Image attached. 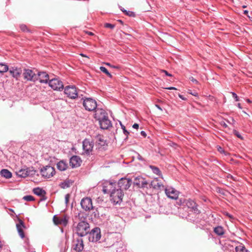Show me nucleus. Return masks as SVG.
<instances>
[{
  "instance_id": "2f4dec72",
  "label": "nucleus",
  "mask_w": 252,
  "mask_h": 252,
  "mask_svg": "<svg viewBox=\"0 0 252 252\" xmlns=\"http://www.w3.org/2000/svg\"><path fill=\"white\" fill-rule=\"evenodd\" d=\"M33 192L35 194L38 196H42L45 194V191L43 189L39 188H36L34 189L33 190Z\"/></svg>"
},
{
  "instance_id": "e2e57ef3",
  "label": "nucleus",
  "mask_w": 252,
  "mask_h": 252,
  "mask_svg": "<svg viewBox=\"0 0 252 252\" xmlns=\"http://www.w3.org/2000/svg\"><path fill=\"white\" fill-rule=\"evenodd\" d=\"M237 106H238V107L239 108L242 109V107H241V104H240V103H238V104H237Z\"/></svg>"
},
{
  "instance_id": "e433bc0d",
  "label": "nucleus",
  "mask_w": 252,
  "mask_h": 252,
  "mask_svg": "<svg viewBox=\"0 0 252 252\" xmlns=\"http://www.w3.org/2000/svg\"><path fill=\"white\" fill-rule=\"evenodd\" d=\"M21 30L24 32H29V30L26 25L21 24L20 25Z\"/></svg>"
},
{
  "instance_id": "c03bdc74",
  "label": "nucleus",
  "mask_w": 252,
  "mask_h": 252,
  "mask_svg": "<svg viewBox=\"0 0 252 252\" xmlns=\"http://www.w3.org/2000/svg\"><path fill=\"white\" fill-rule=\"evenodd\" d=\"M233 133L238 138H241V139H242V137L241 135V134H240V133L237 131L236 130H233Z\"/></svg>"
},
{
  "instance_id": "f704fd0d",
  "label": "nucleus",
  "mask_w": 252,
  "mask_h": 252,
  "mask_svg": "<svg viewBox=\"0 0 252 252\" xmlns=\"http://www.w3.org/2000/svg\"><path fill=\"white\" fill-rule=\"evenodd\" d=\"M236 252H248L245 247L242 245H240L235 248Z\"/></svg>"
},
{
  "instance_id": "13d9d810",
  "label": "nucleus",
  "mask_w": 252,
  "mask_h": 252,
  "mask_svg": "<svg viewBox=\"0 0 252 252\" xmlns=\"http://www.w3.org/2000/svg\"><path fill=\"white\" fill-rule=\"evenodd\" d=\"M138 158L140 160H143V158H142V157L141 156H140L139 155H138Z\"/></svg>"
},
{
  "instance_id": "f3484780",
  "label": "nucleus",
  "mask_w": 252,
  "mask_h": 252,
  "mask_svg": "<svg viewBox=\"0 0 252 252\" xmlns=\"http://www.w3.org/2000/svg\"><path fill=\"white\" fill-rule=\"evenodd\" d=\"M84 248L83 241L82 238H77L73 241L72 249L77 252H80Z\"/></svg>"
},
{
  "instance_id": "a878e982",
  "label": "nucleus",
  "mask_w": 252,
  "mask_h": 252,
  "mask_svg": "<svg viewBox=\"0 0 252 252\" xmlns=\"http://www.w3.org/2000/svg\"><path fill=\"white\" fill-rule=\"evenodd\" d=\"M16 227L19 235L22 238H24L25 234L23 229L25 227L24 222L22 220H19V223L16 224Z\"/></svg>"
},
{
  "instance_id": "393cba45",
  "label": "nucleus",
  "mask_w": 252,
  "mask_h": 252,
  "mask_svg": "<svg viewBox=\"0 0 252 252\" xmlns=\"http://www.w3.org/2000/svg\"><path fill=\"white\" fill-rule=\"evenodd\" d=\"M31 171L28 168H26L18 170L16 173L19 177L26 178L31 174Z\"/></svg>"
},
{
  "instance_id": "0eeeda50",
  "label": "nucleus",
  "mask_w": 252,
  "mask_h": 252,
  "mask_svg": "<svg viewBox=\"0 0 252 252\" xmlns=\"http://www.w3.org/2000/svg\"><path fill=\"white\" fill-rule=\"evenodd\" d=\"M22 74L24 79L27 81H35L38 80L37 75L30 69H24Z\"/></svg>"
},
{
  "instance_id": "603ef678",
  "label": "nucleus",
  "mask_w": 252,
  "mask_h": 252,
  "mask_svg": "<svg viewBox=\"0 0 252 252\" xmlns=\"http://www.w3.org/2000/svg\"><path fill=\"white\" fill-rule=\"evenodd\" d=\"M221 125L223 127H225V128H226V127H227V124H226L225 123H224V122H221Z\"/></svg>"
},
{
  "instance_id": "a211bd4d",
  "label": "nucleus",
  "mask_w": 252,
  "mask_h": 252,
  "mask_svg": "<svg viewBox=\"0 0 252 252\" xmlns=\"http://www.w3.org/2000/svg\"><path fill=\"white\" fill-rule=\"evenodd\" d=\"M9 72L12 77L17 80L22 73V70L20 67L13 66L10 68Z\"/></svg>"
},
{
  "instance_id": "39448f33",
  "label": "nucleus",
  "mask_w": 252,
  "mask_h": 252,
  "mask_svg": "<svg viewBox=\"0 0 252 252\" xmlns=\"http://www.w3.org/2000/svg\"><path fill=\"white\" fill-rule=\"evenodd\" d=\"M83 106L86 110L92 111L96 109L97 104L94 99L91 98H86L83 101Z\"/></svg>"
},
{
  "instance_id": "de8ad7c7",
  "label": "nucleus",
  "mask_w": 252,
  "mask_h": 252,
  "mask_svg": "<svg viewBox=\"0 0 252 252\" xmlns=\"http://www.w3.org/2000/svg\"><path fill=\"white\" fill-rule=\"evenodd\" d=\"M162 71L163 72H164L166 75L167 76H171L172 75L170 73H169L167 71L165 70H162Z\"/></svg>"
},
{
  "instance_id": "ddd939ff",
  "label": "nucleus",
  "mask_w": 252,
  "mask_h": 252,
  "mask_svg": "<svg viewBox=\"0 0 252 252\" xmlns=\"http://www.w3.org/2000/svg\"><path fill=\"white\" fill-rule=\"evenodd\" d=\"M80 204L82 208L86 211L93 209L92 200L90 197L83 198L81 201Z\"/></svg>"
},
{
  "instance_id": "473e14b6",
  "label": "nucleus",
  "mask_w": 252,
  "mask_h": 252,
  "mask_svg": "<svg viewBox=\"0 0 252 252\" xmlns=\"http://www.w3.org/2000/svg\"><path fill=\"white\" fill-rule=\"evenodd\" d=\"M214 232L218 235H222L224 234V230L222 227L219 226L214 228Z\"/></svg>"
},
{
  "instance_id": "f8f14e48",
  "label": "nucleus",
  "mask_w": 252,
  "mask_h": 252,
  "mask_svg": "<svg viewBox=\"0 0 252 252\" xmlns=\"http://www.w3.org/2000/svg\"><path fill=\"white\" fill-rule=\"evenodd\" d=\"M101 237L100 229L98 227H95L89 232V240L92 242H97Z\"/></svg>"
},
{
  "instance_id": "6ab92c4d",
  "label": "nucleus",
  "mask_w": 252,
  "mask_h": 252,
  "mask_svg": "<svg viewBox=\"0 0 252 252\" xmlns=\"http://www.w3.org/2000/svg\"><path fill=\"white\" fill-rule=\"evenodd\" d=\"M82 160L79 156H73L70 158L69 164L72 168L79 166Z\"/></svg>"
},
{
  "instance_id": "c756f323",
  "label": "nucleus",
  "mask_w": 252,
  "mask_h": 252,
  "mask_svg": "<svg viewBox=\"0 0 252 252\" xmlns=\"http://www.w3.org/2000/svg\"><path fill=\"white\" fill-rule=\"evenodd\" d=\"M1 176L6 179H9L12 177V173L7 169H2L0 171Z\"/></svg>"
},
{
  "instance_id": "49530a36",
  "label": "nucleus",
  "mask_w": 252,
  "mask_h": 252,
  "mask_svg": "<svg viewBox=\"0 0 252 252\" xmlns=\"http://www.w3.org/2000/svg\"><path fill=\"white\" fill-rule=\"evenodd\" d=\"M189 79L190 80L194 83H195V84H197L198 83V81H197L196 79H195V78H194L193 77H191L189 78Z\"/></svg>"
},
{
  "instance_id": "20e7f679",
  "label": "nucleus",
  "mask_w": 252,
  "mask_h": 252,
  "mask_svg": "<svg viewBox=\"0 0 252 252\" xmlns=\"http://www.w3.org/2000/svg\"><path fill=\"white\" fill-rule=\"evenodd\" d=\"M94 146V142L89 139H85L83 141V150L84 153L87 155H90Z\"/></svg>"
},
{
  "instance_id": "8fccbe9b",
  "label": "nucleus",
  "mask_w": 252,
  "mask_h": 252,
  "mask_svg": "<svg viewBox=\"0 0 252 252\" xmlns=\"http://www.w3.org/2000/svg\"><path fill=\"white\" fill-rule=\"evenodd\" d=\"M132 127L135 129H137L139 127V125L135 123L133 125Z\"/></svg>"
},
{
  "instance_id": "09e8293b",
  "label": "nucleus",
  "mask_w": 252,
  "mask_h": 252,
  "mask_svg": "<svg viewBox=\"0 0 252 252\" xmlns=\"http://www.w3.org/2000/svg\"><path fill=\"white\" fill-rule=\"evenodd\" d=\"M218 150L221 153H223L224 152V150H223V149L220 147V146H219L218 147Z\"/></svg>"
},
{
  "instance_id": "4be33fe9",
  "label": "nucleus",
  "mask_w": 252,
  "mask_h": 252,
  "mask_svg": "<svg viewBox=\"0 0 252 252\" xmlns=\"http://www.w3.org/2000/svg\"><path fill=\"white\" fill-rule=\"evenodd\" d=\"M98 121L100 128L103 129H107L111 126V121L109 120L108 116Z\"/></svg>"
},
{
  "instance_id": "bb28decb",
  "label": "nucleus",
  "mask_w": 252,
  "mask_h": 252,
  "mask_svg": "<svg viewBox=\"0 0 252 252\" xmlns=\"http://www.w3.org/2000/svg\"><path fill=\"white\" fill-rule=\"evenodd\" d=\"M93 210V212L91 215L92 219H98L100 218V216H102V214H100V212L101 210L103 209L102 207L97 208L96 209H92Z\"/></svg>"
},
{
  "instance_id": "1a4fd4ad",
  "label": "nucleus",
  "mask_w": 252,
  "mask_h": 252,
  "mask_svg": "<svg viewBox=\"0 0 252 252\" xmlns=\"http://www.w3.org/2000/svg\"><path fill=\"white\" fill-rule=\"evenodd\" d=\"M65 94L67 97L71 99H75L78 97V92L74 86H68L65 87Z\"/></svg>"
},
{
  "instance_id": "a18cd8bd",
  "label": "nucleus",
  "mask_w": 252,
  "mask_h": 252,
  "mask_svg": "<svg viewBox=\"0 0 252 252\" xmlns=\"http://www.w3.org/2000/svg\"><path fill=\"white\" fill-rule=\"evenodd\" d=\"M69 197H70V195L69 194H67L65 195V203L66 204H67L68 201H69Z\"/></svg>"
},
{
  "instance_id": "052dcab7",
  "label": "nucleus",
  "mask_w": 252,
  "mask_h": 252,
  "mask_svg": "<svg viewBox=\"0 0 252 252\" xmlns=\"http://www.w3.org/2000/svg\"><path fill=\"white\" fill-rule=\"evenodd\" d=\"M244 14L245 15H247L248 14V11L246 10L244 11Z\"/></svg>"
},
{
  "instance_id": "680f3d73",
  "label": "nucleus",
  "mask_w": 252,
  "mask_h": 252,
  "mask_svg": "<svg viewBox=\"0 0 252 252\" xmlns=\"http://www.w3.org/2000/svg\"><path fill=\"white\" fill-rule=\"evenodd\" d=\"M189 94H191L192 95H194V96H196L197 95V94L196 93H189Z\"/></svg>"
},
{
  "instance_id": "bf43d9fd",
  "label": "nucleus",
  "mask_w": 252,
  "mask_h": 252,
  "mask_svg": "<svg viewBox=\"0 0 252 252\" xmlns=\"http://www.w3.org/2000/svg\"><path fill=\"white\" fill-rule=\"evenodd\" d=\"M86 33L87 34H88L89 35H94V33L93 32H86Z\"/></svg>"
},
{
  "instance_id": "aec40b11",
  "label": "nucleus",
  "mask_w": 252,
  "mask_h": 252,
  "mask_svg": "<svg viewBox=\"0 0 252 252\" xmlns=\"http://www.w3.org/2000/svg\"><path fill=\"white\" fill-rule=\"evenodd\" d=\"M94 115V118L98 121L104 119V118H106V117L108 116L106 112L104 110L100 108H96L95 109Z\"/></svg>"
},
{
  "instance_id": "5701e85b",
  "label": "nucleus",
  "mask_w": 252,
  "mask_h": 252,
  "mask_svg": "<svg viewBox=\"0 0 252 252\" xmlns=\"http://www.w3.org/2000/svg\"><path fill=\"white\" fill-rule=\"evenodd\" d=\"M96 145L99 149L105 150L106 149L107 146L106 141L103 136H97Z\"/></svg>"
},
{
  "instance_id": "4d7b16f0",
  "label": "nucleus",
  "mask_w": 252,
  "mask_h": 252,
  "mask_svg": "<svg viewBox=\"0 0 252 252\" xmlns=\"http://www.w3.org/2000/svg\"><path fill=\"white\" fill-rule=\"evenodd\" d=\"M156 107H157L158 109L159 110H161V111H162V108H161V107H160L158 105L156 104Z\"/></svg>"
},
{
  "instance_id": "3c124183",
  "label": "nucleus",
  "mask_w": 252,
  "mask_h": 252,
  "mask_svg": "<svg viewBox=\"0 0 252 252\" xmlns=\"http://www.w3.org/2000/svg\"><path fill=\"white\" fill-rule=\"evenodd\" d=\"M225 215L226 216L228 217L230 219H233V216L231 215H230V214H229L228 213L226 212L225 213Z\"/></svg>"
},
{
  "instance_id": "f03ea898",
  "label": "nucleus",
  "mask_w": 252,
  "mask_h": 252,
  "mask_svg": "<svg viewBox=\"0 0 252 252\" xmlns=\"http://www.w3.org/2000/svg\"><path fill=\"white\" fill-rule=\"evenodd\" d=\"M124 192L118 188L115 189L110 194V200L114 204H120L123 199Z\"/></svg>"
},
{
  "instance_id": "7ed1b4c3",
  "label": "nucleus",
  "mask_w": 252,
  "mask_h": 252,
  "mask_svg": "<svg viewBox=\"0 0 252 252\" xmlns=\"http://www.w3.org/2000/svg\"><path fill=\"white\" fill-rule=\"evenodd\" d=\"M132 180L129 178H122L117 183V188L122 191L129 189L132 184Z\"/></svg>"
},
{
  "instance_id": "f257e3e1",
  "label": "nucleus",
  "mask_w": 252,
  "mask_h": 252,
  "mask_svg": "<svg viewBox=\"0 0 252 252\" xmlns=\"http://www.w3.org/2000/svg\"><path fill=\"white\" fill-rule=\"evenodd\" d=\"M75 220H78L73 223V231L80 237L87 235L90 230V224L87 221V217L83 213H79L75 216Z\"/></svg>"
},
{
  "instance_id": "4c0bfd02",
  "label": "nucleus",
  "mask_w": 252,
  "mask_h": 252,
  "mask_svg": "<svg viewBox=\"0 0 252 252\" xmlns=\"http://www.w3.org/2000/svg\"><path fill=\"white\" fill-rule=\"evenodd\" d=\"M23 199L27 201H32L34 200V197L32 195H26L23 197Z\"/></svg>"
},
{
  "instance_id": "a19ab883",
  "label": "nucleus",
  "mask_w": 252,
  "mask_h": 252,
  "mask_svg": "<svg viewBox=\"0 0 252 252\" xmlns=\"http://www.w3.org/2000/svg\"><path fill=\"white\" fill-rule=\"evenodd\" d=\"M104 27L106 28H110L113 29L115 27V25L110 24V23H106L104 25Z\"/></svg>"
},
{
  "instance_id": "338daca9",
  "label": "nucleus",
  "mask_w": 252,
  "mask_h": 252,
  "mask_svg": "<svg viewBox=\"0 0 252 252\" xmlns=\"http://www.w3.org/2000/svg\"><path fill=\"white\" fill-rule=\"evenodd\" d=\"M121 11H123H123L126 10L124 8H122V7H121Z\"/></svg>"
},
{
  "instance_id": "5fc2aeb1",
  "label": "nucleus",
  "mask_w": 252,
  "mask_h": 252,
  "mask_svg": "<svg viewBox=\"0 0 252 252\" xmlns=\"http://www.w3.org/2000/svg\"><path fill=\"white\" fill-rule=\"evenodd\" d=\"M179 95V97L180 98H181L182 99H183V100H186L187 99L185 97H184L183 96V95H181V94H179V95Z\"/></svg>"
},
{
  "instance_id": "79ce46f5",
  "label": "nucleus",
  "mask_w": 252,
  "mask_h": 252,
  "mask_svg": "<svg viewBox=\"0 0 252 252\" xmlns=\"http://www.w3.org/2000/svg\"><path fill=\"white\" fill-rule=\"evenodd\" d=\"M105 64L112 68H116V69H120V66H119V65H113L112 64H111L110 63H105Z\"/></svg>"
},
{
  "instance_id": "cd10ccee",
  "label": "nucleus",
  "mask_w": 252,
  "mask_h": 252,
  "mask_svg": "<svg viewBox=\"0 0 252 252\" xmlns=\"http://www.w3.org/2000/svg\"><path fill=\"white\" fill-rule=\"evenodd\" d=\"M57 167L60 171H65L68 167V164L64 160H61L57 164Z\"/></svg>"
},
{
  "instance_id": "6e6d98bb",
  "label": "nucleus",
  "mask_w": 252,
  "mask_h": 252,
  "mask_svg": "<svg viewBox=\"0 0 252 252\" xmlns=\"http://www.w3.org/2000/svg\"><path fill=\"white\" fill-rule=\"evenodd\" d=\"M165 89H167V90H177V89L176 88L173 87L166 88Z\"/></svg>"
},
{
  "instance_id": "c9c22d12",
  "label": "nucleus",
  "mask_w": 252,
  "mask_h": 252,
  "mask_svg": "<svg viewBox=\"0 0 252 252\" xmlns=\"http://www.w3.org/2000/svg\"><path fill=\"white\" fill-rule=\"evenodd\" d=\"M100 70L102 71V72L104 73L105 74H106L108 77L111 78L112 75L109 72L108 70L104 66H100Z\"/></svg>"
},
{
  "instance_id": "774afa93",
  "label": "nucleus",
  "mask_w": 252,
  "mask_h": 252,
  "mask_svg": "<svg viewBox=\"0 0 252 252\" xmlns=\"http://www.w3.org/2000/svg\"><path fill=\"white\" fill-rule=\"evenodd\" d=\"M246 7H247V6H246V5H243L242 6V7L244 8H246Z\"/></svg>"
},
{
  "instance_id": "0e129e2a",
  "label": "nucleus",
  "mask_w": 252,
  "mask_h": 252,
  "mask_svg": "<svg viewBox=\"0 0 252 252\" xmlns=\"http://www.w3.org/2000/svg\"><path fill=\"white\" fill-rule=\"evenodd\" d=\"M80 55L81 56H83V57H86V58H88L86 55L83 54H80Z\"/></svg>"
},
{
  "instance_id": "2eb2a0df",
  "label": "nucleus",
  "mask_w": 252,
  "mask_h": 252,
  "mask_svg": "<svg viewBox=\"0 0 252 252\" xmlns=\"http://www.w3.org/2000/svg\"><path fill=\"white\" fill-rule=\"evenodd\" d=\"M164 190L168 198L172 199H177L178 198L179 192L174 188L172 187L165 188Z\"/></svg>"
},
{
  "instance_id": "dca6fc26",
  "label": "nucleus",
  "mask_w": 252,
  "mask_h": 252,
  "mask_svg": "<svg viewBox=\"0 0 252 252\" xmlns=\"http://www.w3.org/2000/svg\"><path fill=\"white\" fill-rule=\"evenodd\" d=\"M149 188L158 190H162L165 188L164 186L159 182L158 178H155L150 184H148Z\"/></svg>"
},
{
  "instance_id": "58836bf2",
  "label": "nucleus",
  "mask_w": 252,
  "mask_h": 252,
  "mask_svg": "<svg viewBox=\"0 0 252 252\" xmlns=\"http://www.w3.org/2000/svg\"><path fill=\"white\" fill-rule=\"evenodd\" d=\"M123 12L126 15H128L130 17H135V13L132 11L125 10V11H123Z\"/></svg>"
},
{
  "instance_id": "c85d7f7f",
  "label": "nucleus",
  "mask_w": 252,
  "mask_h": 252,
  "mask_svg": "<svg viewBox=\"0 0 252 252\" xmlns=\"http://www.w3.org/2000/svg\"><path fill=\"white\" fill-rule=\"evenodd\" d=\"M73 183L71 180L67 179L63 182L61 183L59 185L60 187L62 189H66L70 187Z\"/></svg>"
},
{
  "instance_id": "9d476101",
  "label": "nucleus",
  "mask_w": 252,
  "mask_h": 252,
  "mask_svg": "<svg viewBox=\"0 0 252 252\" xmlns=\"http://www.w3.org/2000/svg\"><path fill=\"white\" fill-rule=\"evenodd\" d=\"M117 188V183L110 181H106L103 184L102 191L104 193H111Z\"/></svg>"
},
{
  "instance_id": "ea45409f",
  "label": "nucleus",
  "mask_w": 252,
  "mask_h": 252,
  "mask_svg": "<svg viewBox=\"0 0 252 252\" xmlns=\"http://www.w3.org/2000/svg\"><path fill=\"white\" fill-rule=\"evenodd\" d=\"M121 126L122 128L123 129L124 133L125 134V135L127 136V135L129 134L128 131H127L126 130V127L124 125H123L121 123Z\"/></svg>"
},
{
  "instance_id": "b1692460",
  "label": "nucleus",
  "mask_w": 252,
  "mask_h": 252,
  "mask_svg": "<svg viewBox=\"0 0 252 252\" xmlns=\"http://www.w3.org/2000/svg\"><path fill=\"white\" fill-rule=\"evenodd\" d=\"M37 76L40 83H47L49 81V75L46 72H39Z\"/></svg>"
},
{
  "instance_id": "423d86ee",
  "label": "nucleus",
  "mask_w": 252,
  "mask_h": 252,
  "mask_svg": "<svg viewBox=\"0 0 252 252\" xmlns=\"http://www.w3.org/2000/svg\"><path fill=\"white\" fill-rule=\"evenodd\" d=\"M49 86L54 90L61 91L63 89V83L58 78H53L48 81Z\"/></svg>"
},
{
  "instance_id": "412c9836",
  "label": "nucleus",
  "mask_w": 252,
  "mask_h": 252,
  "mask_svg": "<svg viewBox=\"0 0 252 252\" xmlns=\"http://www.w3.org/2000/svg\"><path fill=\"white\" fill-rule=\"evenodd\" d=\"M186 205L188 208L191 209V211H194V213L198 214L199 211L197 209V205L193 200L189 199L186 201Z\"/></svg>"
},
{
  "instance_id": "4468645a",
  "label": "nucleus",
  "mask_w": 252,
  "mask_h": 252,
  "mask_svg": "<svg viewBox=\"0 0 252 252\" xmlns=\"http://www.w3.org/2000/svg\"><path fill=\"white\" fill-rule=\"evenodd\" d=\"M133 184L134 185L137 186L138 188H148V183L145 178L141 176L135 178L133 181Z\"/></svg>"
},
{
  "instance_id": "37998d69",
  "label": "nucleus",
  "mask_w": 252,
  "mask_h": 252,
  "mask_svg": "<svg viewBox=\"0 0 252 252\" xmlns=\"http://www.w3.org/2000/svg\"><path fill=\"white\" fill-rule=\"evenodd\" d=\"M231 93L233 97L235 99L236 101H239V97L236 93H235L234 92H231Z\"/></svg>"
},
{
  "instance_id": "9b49d317",
  "label": "nucleus",
  "mask_w": 252,
  "mask_h": 252,
  "mask_svg": "<svg viewBox=\"0 0 252 252\" xmlns=\"http://www.w3.org/2000/svg\"><path fill=\"white\" fill-rule=\"evenodd\" d=\"M69 217L66 215H63L60 217L54 216L53 221L56 225H61L63 226L67 225L68 222Z\"/></svg>"
},
{
  "instance_id": "7c9ffc66",
  "label": "nucleus",
  "mask_w": 252,
  "mask_h": 252,
  "mask_svg": "<svg viewBox=\"0 0 252 252\" xmlns=\"http://www.w3.org/2000/svg\"><path fill=\"white\" fill-rule=\"evenodd\" d=\"M150 168L151 169L154 173L161 177V178H163L161 171L158 167L153 165H150Z\"/></svg>"
},
{
  "instance_id": "72a5a7b5",
  "label": "nucleus",
  "mask_w": 252,
  "mask_h": 252,
  "mask_svg": "<svg viewBox=\"0 0 252 252\" xmlns=\"http://www.w3.org/2000/svg\"><path fill=\"white\" fill-rule=\"evenodd\" d=\"M8 66L4 63H0V73H4L8 70Z\"/></svg>"
},
{
  "instance_id": "6e6552de",
  "label": "nucleus",
  "mask_w": 252,
  "mask_h": 252,
  "mask_svg": "<svg viewBox=\"0 0 252 252\" xmlns=\"http://www.w3.org/2000/svg\"><path fill=\"white\" fill-rule=\"evenodd\" d=\"M40 173L44 178H49L55 175L56 171L54 167L47 165L41 169Z\"/></svg>"
},
{
  "instance_id": "864d4df0",
  "label": "nucleus",
  "mask_w": 252,
  "mask_h": 252,
  "mask_svg": "<svg viewBox=\"0 0 252 252\" xmlns=\"http://www.w3.org/2000/svg\"><path fill=\"white\" fill-rule=\"evenodd\" d=\"M140 133L143 137H145L146 136V133L144 131H141Z\"/></svg>"
},
{
  "instance_id": "69168bd1",
  "label": "nucleus",
  "mask_w": 252,
  "mask_h": 252,
  "mask_svg": "<svg viewBox=\"0 0 252 252\" xmlns=\"http://www.w3.org/2000/svg\"><path fill=\"white\" fill-rule=\"evenodd\" d=\"M247 101L248 103H251V101L249 99H247Z\"/></svg>"
}]
</instances>
